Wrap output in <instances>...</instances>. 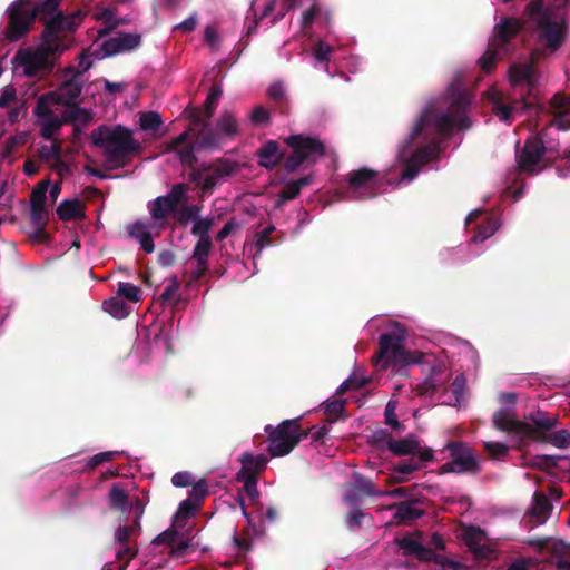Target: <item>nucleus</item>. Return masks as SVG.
Masks as SVG:
<instances>
[{"label":"nucleus","instance_id":"nucleus-1","mask_svg":"<svg viewBox=\"0 0 570 570\" xmlns=\"http://www.w3.org/2000/svg\"><path fill=\"white\" fill-rule=\"evenodd\" d=\"M558 423L554 415L538 411L524 416V421L518 420L514 413L508 409H500L493 415L495 429L508 432L520 440L521 445L527 441L537 443H550L559 449L570 445V432L559 430L548 434Z\"/></svg>","mask_w":570,"mask_h":570},{"label":"nucleus","instance_id":"nucleus-2","mask_svg":"<svg viewBox=\"0 0 570 570\" xmlns=\"http://www.w3.org/2000/svg\"><path fill=\"white\" fill-rule=\"evenodd\" d=\"M285 142L292 148L291 155L285 157V154L279 150L278 142L268 140L256 153L258 165L266 169H274L283 161L285 171L292 174L302 167L314 165L326 154V146L317 137L292 135L285 139Z\"/></svg>","mask_w":570,"mask_h":570},{"label":"nucleus","instance_id":"nucleus-3","mask_svg":"<svg viewBox=\"0 0 570 570\" xmlns=\"http://www.w3.org/2000/svg\"><path fill=\"white\" fill-rule=\"evenodd\" d=\"M448 111L438 115L431 108H426L416 120L410 134L407 145H411L413 140L420 137L431 124L442 135L450 134L454 127H458L460 130L471 128V120L466 116L471 104V97L468 91L458 83H451L448 88Z\"/></svg>","mask_w":570,"mask_h":570},{"label":"nucleus","instance_id":"nucleus-4","mask_svg":"<svg viewBox=\"0 0 570 570\" xmlns=\"http://www.w3.org/2000/svg\"><path fill=\"white\" fill-rule=\"evenodd\" d=\"M92 144L102 149L106 167L110 170L127 167L134 156L141 151V145L132 131L121 125L114 128L101 125L90 134Z\"/></svg>","mask_w":570,"mask_h":570},{"label":"nucleus","instance_id":"nucleus-5","mask_svg":"<svg viewBox=\"0 0 570 570\" xmlns=\"http://www.w3.org/2000/svg\"><path fill=\"white\" fill-rule=\"evenodd\" d=\"M524 16L538 33V41L549 53H554L567 39L568 26L563 20H553L552 10L543 0H532L524 8Z\"/></svg>","mask_w":570,"mask_h":570},{"label":"nucleus","instance_id":"nucleus-6","mask_svg":"<svg viewBox=\"0 0 570 570\" xmlns=\"http://www.w3.org/2000/svg\"><path fill=\"white\" fill-rule=\"evenodd\" d=\"M548 127L543 128L541 132L534 137H531L524 141L523 147L519 150L517 148L515 159L518 169L520 173L534 175L541 171L537 166L548 155L549 160L561 158L566 161L564 167H557L558 175L560 177H567L570 175V148L564 150L563 155L560 156L558 149V142L556 148L552 146H546L543 137Z\"/></svg>","mask_w":570,"mask_h":570},{"label":"nucleus","instance_id":"nucleus-7","mask_svg":"<svg viewBox=\"0 0 570 570\" xmlns=\"http://www.w3.org/2000/svg\"><path fill=\"white\" fill-rule=\"evenodd\" d=\"M299 417L284 420L277 426L266 425L264 431L267 434V452L272 458L288 455L304 439L308 432L299 425Z\"/></svg>","mask_w":570,"mask_h":570},{"label":"nucleus","instance_id":"nucleus-8","mask_svg":"<svg viewBox=\"0 0 570 570\" xmlns=\"http://www.w3.org/2000/svg\"><path fill=\"white\" fill-rule=\"evenodd\" d=\"M404 336L395 333H383L379 337V351L373 356L382 368L389 366H406L421 362L422 353L406 351L403 346Z\"/></svg>","mask_w":570,"mask_h":570},{"label":"nucleus","instance_id":"nucleus-9","mask_svg":"<svg viewBox=\"0 0 570 570\" xmlns=\"http://www.w3.org/2000/svg\"><path fill=\"white\" fill-rule=\"evenodd\" d=\"M8 22L3 35L10 42H16L26 37L35 24L31 11V0H16L6 10Z\"/></svg>","mask_w":570,"mask_h":570},{"label":"nucleus","instance_id":"nucleus-10","mask_svg":"<svg viewBox=\"0 0 570 570\" xmlns=\"http://www.w3.org/2000/svg\"><path fill=\"white\" fill-rule=\"evenodd\" d=\"M81 19V12H77L68 17L65 16L63 12L60 10L55 16L49 18L46 22H43L45 28L42 30L41 38L43 41L45 50L51 55L61 52L59 33L62 31H75Z\"/></svg>","mask_w":570,"mask_h":570},{"label":"nucleus","instance_id":"nucleus-11","mask_svg":"<svg viewBox=\"0 0 570 570\" xmlns=\"http://www.w3.org/2000/svg\"><path fill=\"white\" fill-rule=\"evenodd\" d=\"M446 449L452 460L440 468L442 473H479L480 464L472 448L463 442H450Z\"/></svg>","mask_w":570,"mask_h":570},{"label":"nucleus","instance_id":"nucleus-12","mask_svg":"<svg viewBox=\"0 0 570 570\" xmlns=\"http://www.w3.org/2000/svg\"><path fill=\"white\" fill-rule=\"evenodd\" d=\"M380 173L368 167H362L350 171L346 175V183L353 193L357 194L358 198L366 199L376 196Z\"/></svg>","mask_w":570,"mask_h":570},{"label":"nucleus","instance_id":"nucleus-13","mask_svg":"<svg viewBox=\"0 0 570 570\" xmlns=\"http://www.w3.org/2000/svg\"><path fill=\"white\" fill-rule=\"evenodd\" d=\"M141 43V36L139 33H119L116 37L105 40L99 51L91 53L97 59L111 57L118 53L131 51L138 48Z\"/></svg>","mask_w":570,"mask_h":570},{"label":"nucleus","instance_id":"nucleus-14","mask_svg":"<svg viewBox=\"0 0 570 570\" xmlns=\"http://www.w3.org/2000/svg\"><path fill=\"white\" fill-rule=\"evenodd\" d=\"M509 81L513 87L524 86L525 92H522L521 96L524 95L528 100L529 98L537 99L538 77L532 65H511L509 68Z\"/></svg>","mask_w":570,"mask_h":570},{"label":"nucleus","instance_id":"nucleus-15","mask_svg":"<svg viewBox=\"0 0 570 570\" xmlns=\"http://www.w3.org/2000/svg\"><path fill=\"white\" fill-rule=\"evenodd\" d=\"M522 23L514 18L504 17L494 26L493 36L490 39L492 46H497L507 52L505 46L521 31Z\"/></svg>","mask_w":570,"mask_h":570},{"label":"nucleus","instance_id":"nucleus-16","mask_svg":"<svg viewBox=\"0 0 570 570\" xmlns=\"http://www.w3.org/2000/svg\"><path fill=\"white\" fill-rule=\"evenodd\" d=\"M532 108H535L538 112H543L546 110V107L543 105L531 102L525 98L524 95H522L520 99H515L510 105L494 102L493 111L501 121L510 122L512 120V115L514 112L523 114Z\"/></svg>","mask_w":570,"mask_h":570},{"label":"nucleus","instance_id":"nucleus-17","mask_svg":"<svg viewBox=\"0 0 570 570\" xmlns=\"http://www.w3.org/2000/svg\"><path fill=\"white\" fill-rule=\"evenodd\" d=\"M81 91L82 83L76 77H71L63 81L56 90L51 91V94H53L57 105L71 108L78 105Z\"/></svg>","mask_w":570,"mask_h":570},{"label":"nucleus","instance_id":"nucleus-18","mask_svg":"<svg viewBox=\"0 0 570 570\" xmlns=\"http://www.w3.org/2000/svg\"><path fill=\"white\" fill-rule=\"evenodd\" d=\"M190 120L193 125L202 126L196 139V144L199 148H214L218 145L220 134L209 127L199 109L193 110Z\"/></svg>","mask_w":570,"mask_h":570},{"label":"nucleus","instance_id":"nucleus-19","mask_svg":"<svg viewBox=\"0 0 570 570\" xmlns=\"http://www.w3.org/2000/svg\"><path fill=\"white\" fill-rule=\"evenodd\" d=\"M419 503V499H407L399 503L391 504L389 507V510L395 511L393 514V519L395 520L396 523H410L411 521L420 519L421 517L424 515V510L417 507Z\"/></svg>","mask_w":570,"mask_h":570},{"label":"nucleus","instance_id":"nucleus-20","mask_svg":"<svg viewBox=\"0 0 570 570\" xmlns=\"http://www.w3.org/2000/svg\"><path fill=\"white\" fill-rule=\"evenodd\" d=\"M395 543L400 547L404 557H414L422 562H430V559L433 557L431 548L424 547L420 541L414 540L410 535L396 538Z\"/></svg>","mask_w":570,"mask_h":570},{"label":"nucleus","instance_id":"nucleus-21","mask_svg":"<svg viewBox=\"0 0 570 570\" xmlns=\"http://www.w3.org/2000/svg\"><path fill=\"white\" fill-rule=\"evenodd\" d=\"M235 170L236 166L232 161L220 159L217 168L204 175L203 183L200 184L202 191L210 194L218 186L222 178L232 176Z\"/></svg>","mask_w":570,"mask_h":570},{"label":"nucleus","instance_id":"nucleus-22","mask_svg":"<svg viewBox=\"0 0 570 570\" xmlns=\"http://www.w3.org/2000/svg\"><path fill=\"white\" fill-rule=\"evenodd\" d=\"M239 462L242 468L236 475L256 476V479H258V475L266 469L268 458L265 454L255 455L249 452H244L239 456Z\"/></svg>","mask_w":570,"mask_h":570},{"label":"nucleus","instance_id":"nucleus-23","mask_svg":"<svg viewBox=\"0 0 570 570\" xmlns=\"http://www.w3.org/2000/svg\"><path fill=\"white\" fill-rule=\"evenodd\" d=\"M14 59L19 60L20 66L23 68V73L27 77H36L39 71L47 67L46 58L37 52L22 53L19 51Z\"/></svg>","mask_w":570,"mask_h":570},{"label":"nucleus","instance_id":"nucleus-24","mask_svg":"<svg viewBox=\"0 0 570 570\" xmlns=\"http://www.w3.org/2000/svg\"><path fill=\"white\" fill-rule=\"evenodd\" d=\"M313 180L314 176L309 174L298 179L287 181L283 190L278 194V198L275 204L276 207H282L286 202L295 199L301 194V190L311 185Z\"/></svg>","mask_w":570,"mask_h":570},{"label":"nucleus","instance_id":"nucleus-25","mask_svg":"<svg viewBox=\"0 0 570 570\" xmlns=\"http://www.w3.org/2000/svg\"><path fill=\"white\" fill-rule=\"evenodd\" d=\"M57 216L63 222L83 219L86 217L83 206L78 198L62 200L57 209Z\"/></svg>","mask_w":570,"mask_h":570},{"label":"nucleus","instance_id":"nucleus-26","mask_svg":"<svg viewBox=\"0 0 570 570\" xmlns=\"http://www.w3.org/2000/svg\"><path fill=\"white\" fill-rule=\"evenodd\" d=\"M61 0H39L35 3L31 2V11L35 19L46 22L49 18L55 16L59 10Z\"/></svg>","mask_w":570,"mask_h":570},{"label":"nucleus","instance_id":"nucleus-27","mask_svg":"<svg viewBox=\"0 0 570 570\" xmlns=\"http://www.w3.org/2000/svg\"><path fill=\"white\" fill-rule=\"evenodd\" d=\"M420 449V442L414 434H409L404 439L390 442V451L395 455L415 454Z\"/></svg>","mask_w":570,"mask_h":570},{"label":"nucleus","instance_id":"nucleus-28","mask_svg":"<svg viewBox=\"0 0 570 570\" xmlns=\"http://www.w3.org/2000/svg\"><path fill=\"white\" fill-rule=\"evenodd\" d=\"M551 502L548 497L542 492H534L533 505L531 509V517L535 519L537 523H543L549 517L551 511Z\"/></svg>","mask_w":570,"mask_h":570},{"label":"nucleus","instance_id":"nucleus-29","mask_svg":"<svg viewBox=\"0 0 570 570\" xmlns=\"http://www.w3.org/2000/svg\"><path fill=\"white\" fill-rule=\"evenodd\" d=\"M62 116L65 124L75 126V131H78V126L86 127L92 120V114L78 105L66 110Z\"/></svg>","mask_w":570,"mask_h":570},{"label":"nucleus","instance_id":"nucleus-30","mask_svg":"<svg viewBox=\"0 0 570 570\" xmlns=\"http://www.w3.org/2000/svg\"><path fill=\"white\" fill-rule=\"evenodd\" d=\"M108 497L109 505L112 510L121 513H127L129 511V497L120 484L115 483L109 490Z\"/></svg>","mask_w":570,"mask_h":570},{"label":"nucleus","instance_id":"nucleus-31","mask_svg":"<svg viewBox=\"0 0 570 570\" xmlns=\"http://www.w3.org/2000/svg\"><path fill=\"white\" fill-rule=\"evenodd\" d=\"M164 200H166V198L159 196L153 202H149L148 209L153 219L161 220L165 219L168 215L176 213L177 209Z\"/></svg>","mask_w":570,"mask_h":570},{"label":"nucleus","instance_id":"nucleus-32","mask_svg":"<svg viewBox=\"0 0 570 570\" xmlns=\"http://www.w3.org/2000/svg\"><path fill=\"white\" fill-rule=\"evenodd\" d=\"M53 105H57L53 94H51V91L43 94L37 99L33 114L41 119L55 117L56 115L51 110V106Z\"/></svg>","mask_w":570,"mask_h":570},{"label":"nucleus","instance_id":"nucleus-33","mask_svg":"<svg viewBox=\"0 0 570 570\" xmlns=\"http://www.w3.org/2000/svg\"><path fill=\"white\" fill-rule=\"evenodd\" d=\"M222 94H223V89H222L220 85L214 83L210 87L207 98L205 100V111L202 112V116L206 120H208L213 117Z\"/></svg>","mask_w":570,"mask_h":570},{"label":"nucleus","instance_id":"nucleus-34","mask_svg":"<svg viewBox=\"0 0 570 570\" xmlns=\"http://www.w3.org/2000/svg\"><path fill=\"white\" fill-rule=\"evenodd\" d=\"M197 146L198 145L196 144V141L188 142L187 145L175 150L183 166L188 168H194L196 166L198 161V158L196 156Z\"/></svg>","mask_w":570,"mask_h":570},{"label":"nucleus","instance_id":"nucleus-35","mask_svg":"<svg viewBox=\"0 0 570 570\" xmlns=\"http://www.w3.org/2000/svg\"><path fill=\"white\" fill-rule=\"evenodd\" d=\"M189 190V186L185 183H178L173 185L170 190L164 195L163 197L166 198L165 202L173 205L174 208H178V205L186 200V194Z\"/></svg>","mask_w":570,"mask_h":570},{"label":"nucleus","instance_id":"nucleus-36","mask_svg":"<svg viewBox=\"0 0 570 570\" xmlns=\"http://www.w3.org/2000/svg\"><path fill=\"white\" fill-rule=\"evenodd\" d=\"M217 130L224 136H234L238 132V124L230 112H224L217 120Z\"/></svg>","mask_w":570,"mask_h":570},{"label":"nucleus","instance_id":"nucleus-37","mask_svg":"<svg viewBox=\"0 0 570 570\" xmlns=\"http://www.w3.org/2000/svg\"><path fill=\"white\" fill-rule=\"evenodd\" d=\"M163 125V119L157 111H146L139 117V126L145 131H157Z\"/></svg>","mask_w":570,"mask_h":570},{"label":"nucleus","instance_id":"nucleus-38","mask_svg":"<svg viewBox=\"0 0 570 570\" xmlns=\"http://www.w3.org/2000/svg\"><path fill=\"white\" fill-rule=\"evenodd\" d=\"M200 208L197 205L184 206L176 210L175 218L179 225H187L190 222H196L199 218Z\"/></svg>","mask_w":570,"mask_h":570},{"label":"nucleus","instance_id":"nucleus-39","mask_svg":"<svg viewBox=\"0 0 570 570\" xmlns=\"http://www.w3.org/2000/svg\"><path fill=\"white\" fill-rule=\"evenodd\" d=\"M503 52V50L497 46H492V43L489 41V46L487 51L482 55V57L479 59V63L485 72H489L493 69L498 55L500 52Z\"/></svg>","mask_w":570,"mask_h":570},{"label":"nucleus","instance_id":"nucleus-40","mask_svg":"<svg viewBox=\"0 0 570 570\" xmlns=\"http://www.w3.org/2000/svg\"><path fill=\"white\" fill-rule=\"evenodd\" d=\"M355 489L360 494L368 497H383V491L376 490L372 480L362 475L355 479Z\"/></svg>","mask_w":570,"mask_h":570},{"label":"nucleus","instance_id":"nucleus-41","mask_svg":"<svg viewBox=\"0 0 570 570\" xmlns=\"http://www.w3.org/2000/svg\"><path fill=\"white\" fill-rule=\"evenodd\" d=\"M215 224V218L214 217H206V218H198L193 228H191V234L196 237H198V239H203V238H210L209 236V230L212 229V227L214 226Z\"/></svg>","mask_w":570,"mask_h":570},{"label":"nucleus","instance_id":"nucleus-42","mask_svg":"<svg viewBox=\"0 0 570 570\" xmlns=\"http://www.w3.org/2000/svg\"><path fill=\"white\" fill-rule=\"evenodd\" d=\"M49 186V180H45L38 185L37 188H35L31 191L30 195V207H37V208H46V199H47V190Z\"/></svg>","mask_w":570,"mask_h":570},{"label":"nucleus","instance_id":"nucleus-43","mask_svg":"<svg viewBox=\"0 0 570 570\" xmlns=\"http://www.w3.org/2000/svg\"><path fill=\"white\" fill-rule=\"evenodd\" d=\"M117 294L134 303L139 302L141 298V289L138 286L126 282H120L118 284Z\"/></svg>","mask_w":570,"mask_h":570},{"label":"nucleus","instance_id":"nucleus-44","mask_svg":"<svg viewBox=\"0 0 570 570\" xmlns=\"http://www.w3.org/2000/svg\"><path fill=\"white\" fill-rule=\"evenodd\" d=\"M43 120L45 122L41 128L40 135L46 140L52 139L53 135L60 129L62 124H65L63 118L60 119L58 118V116L49 117Z\"/></svg>","mask_w":570,"mask_h":570},{"label":"nucleus","instance_id":"nucleus-45","mask_svg":"<svg viewBox=\"0 0 570 570\" xmlns=\"http://www.w3.org/2000/svg\"><path fill=\"white\" fill-rule=\"evenodd\" d=\"M39 157L42 160H56L62 155V145L60 140H53L50 146L43 145L38 150Z\"/></svg>","mask_w":570,"mask_h":570},{"label":"nucleus","instance_id":"nucleus-46","mask_svg":"<svg viewBox=\"0 0 570 570\" xmlns=\"http://www.w3.org/2000/svg\"><path fill=\"white\" fill-rule=\"evenodd\" d=\"M498 229V224L494 219L488 218L485 224H481L476 227V232L473 235V242H483L492 236Z\"/></svg>","mask_w":570,"mask_h":570},{"label":"nucleus","instance_id":"nucleus-47","mask_svg":"<svg viewBox=\"0 0 570 570\" xmlns=\"http://www.w3.org/2000/svg\"><path fill=\"white\" fill-rule=\"evenodd\" d=\"M345 403L346 402L342 399H336L326 403L324 412L328 416L330 423L336 422L338 417L344 413Z\"/></svg>","mask_w":570,"mask_h":570},{"label":"nucleus","instance_id":"nucleus-48","mask_svg":"<svg viewBox=\"0 0 570 570\" xmlns=\"http://www.w3.org/2000/svg\"><path fill=\"white\" fill-rule=\"evenodd\" d=\"M236 480L242 482L244 485V491L248 495V498L255 502L259 498V492L257 489V479L256 476H240L236 475Z\"/></svg>","mask_w":570,"mask_h":570},{"label":"nucleus","instance_id":"nucleus-49","mask_svg":"<svg viewBox=\"0 0 570 570\" xmlns=\"http://www.w3.org/2000/svg\"><path fill=\"white\" fill-rule=\"evenodd\" d=\"M105 309L117 318H122L128 314L127 305L119 299H109L104 302Z\"/></svg>","mask_w":570,"mask_h":570},{"label":"nucleus","instance_id":"nucleus-50","mask_svg":"<svg viewBox=\"0 0 570 570\" xmlns=\"http://www.w3.org/2000/svg\"><path fill=\"white\" fill-rule=\"evenodd\" d=\"M212 238L198 239L193 252V257L196 261H208L207 258L212 250Z\"/></svg>","mask_w":570,"mask_h":570},{"label":"nucleus","instance_id":"nucleus-51","mask_svg":"<svg viewBox=\"0 0 570 570\" xmlns=\"http://www.w3.org/2000/svg\"><path fill=\"white\" fill-rule=\"evenodd\" d=\"M383 497L391 498H403L404 500L411 499L415 500L416 498V487H399L392 490L383 491Z\"/></svg>","mask_w":570,"mask_h":570},{"label":"nucleus","instance_id":"nucleus-52","mask_svg":"<svg viewBox=\"0 0 570 570\" xmlns=\"http://www.w3.org/2000/svg\"><path fill=\"white\" fill-rule=\"evenodd\" d=\"M367 379L365 377H358L356 375L350 376L347 380H345L340 387L336 391V395H342L348 390H357L367 384Z\"/></svg>","mask_w":570,"mask_h":570},{"label":"nucleus","instance_id":"nucleus-53","mask_svg":"<svg viewBox=\"0 0 570 570\" xmlns=\"http://www.w3.org/2000/svg\"><path fill=\"white\" fill-rule=\"evenodd\" d=\"M484 450L489 453L492 459L499 460L509 453V446L500 443L488 441L484 442Z\"/></svg>","mask_w":570,"mask_h":570},{"label":"nucleus","instance_id":"nucleus-54","mask_svg":"<svg viewBox=\"0 0 570 570\" xmlns=\"http://www.w3.org/2000/svg\"><path fill=\"white\" fill-rule=\"evenodd\" d=\"M434 154V148L429 145H425L419 148L412 156L411 159L423 167L425 164L430 163Z\"/></svg>","mask_w":570,"mask_h":570},{"label":"nucleus","instance_id":"nucleus-55","mask_svg":"<svg viewBox=\"0 0 570 570\" xmlns=\"http://www.w3.org/2000/svg\"><path fill=\"white\" fill-rule=\"evenodd\" d=\"M321 14V7L317 3L312 4L302 14L301 26L303 30H307L313 26L316 17Z\"/></svg>","mask_w":570,"mask_h":570},{"label":"nucleus","instance_id":"nucleus-56","mask_svg":"<svg viewBox=\"0 0 570 570\" xmlns=\"http://www.w3.org/2000/svg\"><path fill=\"white\" fill-rule=\"evenodd\" d=\"M193 488L189 492V499H193L198 505L199 503L207 497L208 489L205 480H199L198 482L191 484Z\"/></svg>","mask_w":570,"mask_h":570},{"label":"nucleus","instance_id":"nucleus-57","mask_svg":"<svg viewBox=\"0 0 570 570\" xmlns=\"http://www.w3.org/2000/svg\"><path fill=\"white\" fill-rule=\"evenodd\" d=\"M393 441L392 435L386 430H377L372 435V443L377 449H387L390 450V442Z\"/></svg>","mask_w":570,"mask_h":570},{"label":"nucleus","instance_id":"nucleus-58","mask_svg":"<svg viewBox=\"0 0 570 570\" xmlns=\"http://www.w3.org/2000/svg\"><path fill=\"white\" fill-rule=\"evenodd\" d=\"M30 220L35 227H46L48 223L47 209L30 207Z\"/></svg>","mask_w":570,"mask_h":570},{"label":"nucleus","instance_id":"nucleus-59","mask_svg":"<svg viewBox=\"0 0 570 570\" xmlns=\"http://www.w3.org/2000/svg\"><path fill=\"white\" fill-rule=\"evenodd\" d=\"M115 456H116V452H112V451L97 453L89 459V461L86 464V468L89 470H92V469L97 468L98 465L102 464L104 462L114 460Z\"/></svg>","mask_w":570,"mask_h":570},{"label":"nucleus","instance_id":"nucleus-60","mask_svg":"<svg viewBox=\"0 0 570 570\" xmlns=\"http://www.w3.org/2000/svg\"><path fill=\"white\" fill-rule=\"evenodd\" d=\"M127 233L131 238L139 240L149 233V228L144 222L136 220L127 226Z\"/></svg>","mask_w":570,"mask_h":570},{"label":"nucleus","instance_id":"nucleus-61","mask_svg":"<svg viewBox=\"0 0 570 570\" xmlns=\"http://www.w3.org/2000/svg\"><path fill=\"white\" fill-rule=\"evenodd\" d=\"M440 383L434 379L433 375H430L424 382L417 385V393L420 395L429 396L438 391Z\"/></svg>","mask_w":570,"mask_h":570},{"label":"nucleus","instance_id":"nucleus-62","mask_svg":"<svg viewBox=\"0 0 570 570\" xmlns=\"http://www.w3.org/2000/svg\"><path fill=\"white\" fill-rule=\"evenodd\" d=\"M179 282L176 277L171 278L170 282L165 287L164 292L159 296V302L165 305L168 302H170L174 296L176 295L178 288H179Z\"/></svg>","mask_w":570,"mask_h":570},{"label":"nucleus","instance_id":"nucleus-63","mask_svg":"<svg viewBox=\"0 0 570 570\" xmlns=\"http://www.w3.org/2000/svg\"><path fill=\"white\" fill-rule=\"evenodd\" d=\"M198 504L193 499H185L179 503L177 515L181 518H189L195 514L198 509Z\"/></svg>","mask_w":570,"mask_h":570},{"label":"nucleus","instance_id":"nucleus-64","mask_svg":"<svg viewBox=\"0 0 570 570\" xmlns=\"http://www.w3.org/2000/svg\"><path fill=\"white\" fill-rule=\"evenodd\" d=\"M331 52H332L331 46H328L324 41H318L313 49V55H314L315 59L320 62L328 61Z\"/></svg>","mask_w":570,"mask_h":570}]
</instances>
